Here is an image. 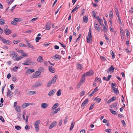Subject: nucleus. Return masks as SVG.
I'll use <instances>...</instances> for the list:
<instances>
[{
  "label": "nucleus",
  "mask_w": 133,
  "mask_h": 133,
  "mask_svg": "<svg viewBox=\"0 0 133 133\" xmlns=\"http://www.w3.org/2000/svg\"><path fill=\"white\" fill-rule=\"evenodd\" d=\"M116 97H112V98L110 99L111 100V102H112L113 101L115 100L116 99Z\"/></svg>",
  "instance_id": "obj_64"
},
{
  "label": "nucleus",
  "mask_w": 133,
  "mask_h": 133,
  "mask_svg": "<svg viewBox=\"0 0 133 133\" xmlns=\"http://www.w3.org/2000/svg\"><path fill=\"white\" fill-rule=\"evenodd\" d=\"M29 65H36V63L34 62H29Z\"/></svg>",
  "instance_id": "obj_35"
},
{
  "label": "nucleus",
  "mask_w": 133,
  "mask_h": 133,
  "mask_svg": "<svg viewBox=\"0 0 133 133\" xmlns=\"http://www.w3.org/2000/svg\"><path fill=\"white\" fill-rule=\"evenodd\" d=\"M21 54L22 55L23 57H27L28 56L27 54L26 53H25L23 51V52H22Z\"/></svg>",
  "instance_id": "obj_41"
},
{
  "label": "nucleus",
  "mask_w": 133,
  "mask_h": 133,
  "mask_svg": "<svg viewBox=\"0 0 133 133\" xmlns=\"http://www.w3.org/2000/svg\"><path fill=\"white\" fill-rule=\"evenodd\" d=\"M50 28V24L48 22L46 25L45 29L46 30H49Z\"/></svg>",
  "instance_id": "obj_28"
},
{
  "label": "nucleus",
  "mask_w": 133,
  "mask_h": 133,
  "mask_svg": "<svg viewBox=\"0 0 133 133\" xmlns=\"http://www.w3.org/2000/svg\"><path fill=\"white\" fill-rule=\"evenodd\" d=\"M42 84L41 82V81H39L36 83L32 86V88H35L40 86Z\"/></svg>",
  "instance_id": "obj_6"
},
{
  "label": "nucleus",
  "mask_w": 133,
  "mask_h": 133,
  "mask_svg": "<svg viewBox=\"0 0 133 133\" xmlns=\"http://www.w3.org/2000/svg\"><path fill=\"white\" fill-rule=\"evenodd\" d=\"M74 125H75L74 123L73 122H72L71 123V126H70V131L72 130V129H73Z\"/></svg>",
  "instance_id": "obj_37"
},
{
  "label": "nucleus",
  "mask_w": 133,
  "mask_h": 133,
  "mask_svg": "<svg viewBox=\"0 0 133 133\" xmlns=\"http://www.w3.org/2000/svg\"><path fill=\"white\" fill-rule=\"evenodd\" d=\"M40 120H38L36 121L34 123L35 130L37 132L39 130V124L40 123Z\"/></svg>",
  "instance_id": "obj_3"
},
{
  "label": "nucleus",
  "mask_w": 133,
  "mask_h": 133,
  "mask_svg": "<svg viewBox=\"0 0 133 133\" xmlns=\"http://www.w3.org/2000/svg\"><path fill=\"white\" fill-rule=\"evenodd\" d=\"M98 96L97 97H96L94 99V100L97 103H98L99 102H100V98H98Z\"/></svg>",
  "instance_id": "obj_40"
},
{
  "label": "nucleus",
  "mask_w": 133,
  "mask_h": 133,
  "mask_svg": "<svg viewBox=\"0 0 133 133\" xmlns=\"http://www.w3.org/2000/svg\"><path fill=\"white\" fill-rule=\"evenodd\" d=\"M88 99H86L82 103L81 106V107L82 108H84L85 105L88 104Z\"/></svg>",
  "instance_id": "obj_7"
},
{
  "label": "nucleus",
  "mask_w": 133,
  "mask_h": 133,
  "mask_svg": "<svg viewBox=\"0 0 133 133\" xmlns=\"http://www.w3.org/2000/svg\"><path fill=\"white\" fill-rule=\"evenodd\" d=\"M88 18L87 16L85 15L83 17V21L84 22L87 23L88 22Z\"/></svg>",
  "instance_id": "obj_22"
},
{
  "label": "nucleus",
  "mask_w": 133,
  "mask_h": 133,
  "mask_svg": "<svg viewBox=\"0 0 133 133\" xmlns=\"http://www.w3.org/2000/svg\"><path fill=\"white\" fill-rule=\"evenodd\" d=\"M106 132H108L107 133H112L111 132V130L110 129H106L105 130Z\"/></svg>",
  "instance_id": "obj_57"
},
{
  "label": "nucleus",
  "mask_w": 133,
  "mask_h": 133,
  "mask_svg": "<svg viewBox=\"0 0 133 133\" xmlns=\"http://www.w3.org/2000/svg\"><path fill=\"white\" fill-rule=\"evenodd\" d=\"M61 89H60L56 93V94L58 96H59L61 95Z\"/></svg>",
  "instance_id": "obj_44"
},
{
  "label": "nucleus",
  "mask_w": 133,
  "mask_h": 133,
  "mask_svg": "<svg viewBox=\"0 0 133 133\" xmlns=\"http://www.w3.org/2000/svg\"><path fill=\"white\" fill-rule=\"evenodd\" d=\"M20 107V106H17L15 108L16 110L18 112H19L21 111Z\"/></svg>",
  "instance_id": "obj_34"
},
{
  "label": "nucleus",
  "mask_w": 133,
  "mask_h": 133,
  "mask_svg": "<svg viewBox=\"0 0 133 133\" xmlns=\"http://www.w3.org/2000/svg\"><path fill=\"white\" fill-rule=\"evenodd\" d=\"M5 23L4 20L2 19H0V24L2 25L4 24Z\"/></svg>",
  "instance_id": "obj_39"
},
{
  "label": "nucleus",
  "mask_w": 133,
  "mask_h": 133,
  "mask_svg": "<svg viewBox=\"0 0 133 133\" xmlns=\"http://www.w3.org/2000/svg\"><path fill=\"white\" fill-rule=\"evenodd\" d=\"M11 52L10 55H11L12 58L14 60L15 58H17L18 57V54L16 52L14 51H12Z\"/></svg>",
  "instance_id": "obj_5"
},
{
  "label": "nucleus",
  "mask_w": 133,
  "mask_h": 133,
  "mask_svg": "<svg viewBox=\"0 0 133 133\" xmlns=\"http://www.w3.org/2000/svg\"><path fill=\"white\" fill-rule=\"evenodd\" d=\"M112 88L113 90V92L115 94L117 95L119 94V92L117 88L114 87H112Z\"/></svg>",
  "instance_id": "obj_11"
},
{
  "label": "nucleus",
  "mask_w": 133,
  "mask_h": 133,
  "mask_svg": "<svg viewBox=\"0 0 133 133\" xmlns=\"http://www.w3.org/2000/svg\"><path fill=\"white\" fill-rule=\"evenodd\" d=\"M80 7V6L79 5H77L74 9H73L72 10L71 13H72L73 12L75 11L77 9H78Z\"/></svg>",
  "instance_id": "obj_30"
},
{
  "label": "nucleus",
  "mask_w": 133,
  "mask_h": 133,
  "mask_svg": "<svg viewBox=\"0 0 133 133\" xmlns=\"http://www.w3.org/2000/svg\"><path fill=\"white\" fill-rule=\"evenodd\" d=\"M15 128L17 130H19L21 128V127L20 126L18 125H15Z\"/></svg>",
  "instance_id": "obj_48"
},
{
  "label": "nucleus",
  "mask_w": 133,
  "mask_h": 133,
  "mask_svg": "<svg viewBox=\"0 0 133 133\" xmlns=\"http://www.w3.org/2000/svg\"><path fill=\"white\" fill-rule=\"evenodd\" d=\"M23 57L22 55L19 56H18L17 58H15L14 59V60L15 61H18L22 59Z\"/></svg>",
  "instance_id": "obj_18"
},
{
  "label": "nucleus",
  "mask_w": 133,
  "mask_h": 133,
  "mask_svg": "<svg viewBox=\"0 0 133 133\" xmlns=\"http://www.w3.org/2000/svg\"><path fill=\"white\" fill-rule=\"evenodd\" d=\"M59 104L58 103H55L52 107V109H55L59 106Z\"/></svg>",
  "instance_id": "obj_33"
},
{
  "label": "nucleus",
  "mask_w": 133,
  "mask_h": 133,
  "mask_svg": "<svg viewBox=\"0 0 133 133\" xmlns=\"http://www.w3.org/2000/svg\"><path fill=\"white\" fill-rule=\"evenodd\" d=\"M16 51L19 53H21L23 52V51L22 50H19V49H16Z\"/></svg>",
  "instance_id": "obj_55"
},
{
  "label": "nucleus",
  "mask_w": 133,
  "mask_h": 133,
  "mask_svg": "<svg viewBox=\"0 0 133 133\" xmlns=\"http://www.w3.org/2000/svg\"><path fill=\"white\" fill-rule=\"evenodd\" d=\"M77 69L79 70H81L83 69L82 65L79 63H78L77 65Z\"/></svg>",
  "instance_id": "obj_16"
},
{
  "label": "nucleus",
  "mask_w": 133,
  "mask_h": 133,
  "mask_svg": "<svg viewBox=\"0 0 133 133\" xmlns=\"http://www.w3.org/2000/svg\"><path fill=\"white\" fill-rule=\"evenodd\" d=\"M94 104H92L91 106H90L89 109V110H91L94 107Z\"/></svg>",
  "instance_id": "obj_52"
},
{
  "label": "nucleus",
  "mask_w": 133,
  "mask_h": 133,
  "mask_svg": "<svg viewBox=\"0 0 133 133\" xmlns=\"http://www.w3.org/2000/svg\"><path fill=\"white\" fill-rule=\"evenodd\" d=\"M94 26L95 27L96 30L98 32H99V27L97 23L95 22L94 23Z\"/></svg>",
  "instance_id": "obj_9"
},
{
  "label": "nucleus",
  "mask_w": 133,
  "mask_h": 133,
  "mask_svg": "<svg viewBox=\"0 0 133 133\" xmlns=\"http://www.w3.org/2000/svg\"><path fill=\"white\" fill-rule=\"evenodd\" d=\"M53 83L51 81H50L48 83L47 85V87H50L51 85Z\"/></svg>",
  "instance_id": "obj_46"
},
{
  "label": "nucleus",
  "mask_w": 133,
  "mask_h": 133,
  "mask_svg": "<svg viewBox=\"0 0 133 133\" xmlns=\"http://www.w3.org/2000/svg\"><path fill=\"white\" fill-rule=\"evenodd\" d=\"M109 110L111 112L112 114L114 115H116L117 114V113L114 110H113L111 109H110Z\"/></svg>",
  "instance_id": "obj_32"
},
{
  "label": "nucleus",
  "mask_w": 133,
  "mask_h": 133,
  "mask_svg": "<svg viewBox=\"0 0 133 133\" xmlns=\"http://www.w3.org/2000/svg\"><path fill=\"white\" fill-rule=\"evenodd\" d=\"M19 46L20 47H26V45L23 43H20L19 44Z\"/></svg>",
  "instance_id": "obj_49"
},
{
  "label": "nucleus",
  "mask_w": 133,
  "mask_h": 133,
  "mask_svg": "<svg viewBox=\"0 0 133 133\" xmlns=\"http://www.w3.org/2000/svg\"><path fill=\"white\" fill-rule=\"evenodd\" d=\"M14 20L15 22H20L21 21V18H14Z\"/></svg>",
  "instance_id": "obj_36"
},
{
  "label": "nucleus",
  "mask_w": 133,
  "mask_h": 133,
  "mask_svg": "<svg viewBox=\"0 0 133 133\" xmlns=\"http://www.w3.org/2000/svg\"><path fill=\"white\" fill-rule=\"evenodd\" d=\"M7 96V97L10 98H11L13 96V93L9 89L8 90Z\"/></svg>",
  "instance_id": "obj_8"
},
{
  "label": "nucleus",
  "mask_w": 133,
  "mask_h": 133,
  "mask_svg": "<svg viewBox=\"0 0 133 133\" xmlns=\"http://www.w3.org/2000/svg\"><path fill=\"white\" fill-rule=\"evenodd\" d=\"M57 124V123L56 121H54L49 126V129H51L54 127H55Z\"/></svg>",
  "instance_id": "obj_10"
},
{
  "label": "nucleus",
  "mask_w": 133,
  "mask_h": 133,
  "mask_svg": "<svg viewBox=\"0 0 133 133\" xmlns=\"http://www.w3.org/2000/svg\"><path fill=\"white\" fill-rule=\"evenodd\" d=\"M114 68L113 65H111L110 67L108 69V70L107 72L108 73H109V71H112V72H114Z\"/></svg>",
  "instance_id": "obj_15"
},
{
  "label": "nucleus",
  "mask_w": 133,
  "mask_h": 133,
  "mask_svg": "<svg viewBox=\"0 0 133 133\" xmlns=\"http://www.w3.org/2000/svg\"><path fill=\"white\" fill-rule=\"evenodd\" d=\"M20 68V67H19V66H17L13 67L12 69V70L15 72H17V70L18 69Z\"/></svg>",
  "instance_id": "obj_26"
},
{
  "label": "nucleus",
  "mask_w": 133,
  "mask_h": 133,
  "mask_svg": "<svg viewBox=\"0 0 133 133\" xmlns=\"http://www.w3.org/2000/svg\"><path fill=\"white\" fill-rule=\"evenodd\" d=\"M41 38L40 37L38 36L35 39L36 41L37 42H38L39 41V39H41Z\"/></svg>",
  "instance_id": "obj_53"
},
{
  "label": "nucleus",
  "mask_w": 133,
  "mask_h": 133,
  "mask_svg": "<svg viewBox=\"0 0 133 133\" xmlns=\"http://www.w3.org/2000/svg\"><path fill=\"white\" fill-rule=\"evenodd\" d=\"M33 105V103H25L23 104L22 106L23 108H25L28 105Z\"/></svg>",
  "instance_id": "obj_13"
},
{
  "label": "nucleus",
  "mask_w": 133,
  "mask_h": 133,
  "mask_svg": "<svg viewBox=\"0 0 133 133\" xmlns=\"http://www.w3.org/2000/svg\"><path fill=\"white\" fill-rule=\"evenodd\" d=\"M26 43L28 46V47L32 49H34L33 46L29 42L28 40H26Z\"/></svg>",
  "instance_id": "obj_20"
},
{
  "label": "nucleus",
  "mask_w": 133,
  "mask_h": 133,
  "mask_svg": "<svg viewBox=\"0 0 133 133\" xmlns=\"http://www.w3.org/2000/svg\"><path fill=\"white\" fill-rule=\"evenodd\" d=\"M5 33L7 35L10 34L11 33V31L10 29H5L4 30Z\"/></svg>",
  "instance_id": "obj_17"
},
{
  "label": "nucleus",
  "mask_w": 133,
  "mask_h": 133,
  "mask_svg": "<svg viewBox=\"0 0 133 133\" xmlns=\"http://www.w3.org/2000/svg\"><path fill=\"white\" fill-rule=\"evenodd\" d=\"M48 106V104L45 103H42L41 104V107L43 109L46 108Z\"/></svg>",
  "instance_id": "obj_12"
},
{
  "label": "nucleus",
  "mask_w": 133,
  "mask_h": 133,
  "mask_svg": "<svg viewBox=\"0 0 133 133\" xmlns=\"http://www.w3.org/2000/svg\"><path fill=\"white\" fill-rule=\"evenodd\" d=\"M25 112L23 111V118L24 120L25 119Z\"/></svg>",
  "instance_id": "obj_58"
},
{
  "label": "nucleus",
  "mask_w": 133,
  "mask_h": 133,
  "mask_svg": "<svg viewBox=\"0 0 133 133\" xmlns=\"http://www.w3.org/2000/svg\"><path fill=\"white\" fill-rule=\"evenodd\" d=\"M30 114H27L26 116V119H25V121L26 123H27L28 122V119L29 118V115Z\"/></svg>",
  "instance_id": "obj_45"
},
{
  "label": "nucleus",
  "mask_w": 133,
  "mask_h": 133,
  "mask_svg": "<svg viewBox=\"0 0 133 133\" xmlns=\"http://www.w3.org/2000/svg\"><path fill=\"white\" fill-rule=\"evenodd\" d=\"M20 42V41H15L14 40L13 41V43L14 44H16L18 43H19Z\"/></svg>",
  "instance_id": "obj_61"
},
{
  "label": "nucleus",
  "mask_w": 133,
  "mask_h": 133,
  "mask_svg": "<svg viewBox=\"0 0 133 133\" xmlns=\"http://www.w3.org/2000/svg\"><path fill=\"white\" fill-rule=\"evenodd\" d=\"M109 16L110 18L112 17L113 16V12L112 11H111L109 14Z\"/></svg>",
  "instance_id": "obj_50"
},
{
  "label": "nucleus",
  "mask_w": 133,
  "mask_h": 133,
  "mask_svg": "<svg viewBox=\"0 0 133 133\" xmlns=\"http://www.w3.org/2000/svg\"><path fill=\"white\" fill-rule=\"evenodd\" d=\"M110 54L112 56V58L114 59L115 58L114 54L112 50L110 51Z\"/></svg>",
  "instance_id": "obj_38"
},
{
  "label": "nucleus",
  "mask_w": 133,
  "mask_h": 133,
  "mask_svg": "<svg viewBox=\"0 0 133 133\" xmlns=\"http://www.w3.org/2000/svg\"><path fill=\"white\" fill-rule=\"evenodd\" d=\"M11 43V42L10 41L7 40V41L5 44H6L10 45Z\"/></svg>",
  "instance_id": "obj_60"
},
{
  "label": "nucleus",
  "mask_w": 133,
  "mask_h": 133,
  "mask_svg": "<svg viewBox=\"0 0 133 133\" xmlns=\"http://www.w3.org/2000/svg\"><path fill=\"white\" fill-rule=\"evenodd\" d=\"M94 73V72L92 70H90L89 71L85 73L84 74L82 75L84 78L86 76H91Z\"/></svg>",
  "instance_id": "obj_2"
},
{
  "label": "nucleus",
  "mask_w": 133,
  "mask_h": 133,
  "mask_svg": "<svg viewBox=\"0 0 133 133\" xmlns=\"http://www.w3.org/2000/svg\"><path fill=\"white\" fill-rule=\"evenodd\" d=\"M120 29V33L121 34V37L122 39V38L124 36V32L123 29L122 28H121Z\"/></svg>",
  "instance_id": "obj_29"
},
{
  "label": "nucleus",
  "mask_w": 133,
  "mask_h": 133,
  "mask_svg": "<svg viewBox=\"0 0 133 133\" xmlns=\"http://www.w3.org/2000/svg\"><path fill=\"white\" fill-rule=\"evenodd\" d=\"M56 91V89H54L51 91L48 94V95L49 96H51L52 95H53L54 93Z\"/></svg>",
  "instance_id": "obj_19"
},
{
  "label": "nucleus",
  "mask_w": 133,
  "mask_h": 133,
  "mask_svg": "<svg viewBox=\"0 0 133 133\" xmlns=\"http://www.w3.org/2000/svg\"><path fill=\"white\" fill-rule=\"evenodd\" d=\"M125 32H126V34L127 36V37H128L129 36L130 34V33H129V31H128V30L127 29H126L125 30Z\"/></svg>",
  "instance_id": "obj_47"
},
{
  "label": "nucleus",
  "mask_w": 133,
  "mask_h": 133,
  "mask_svg": "<svg viewBox=\"0 0 133 133\" xmlns=\"http://www.w3.org/2000/svg\"><path fill=\"white\" fill-rule=\"evenodd\" d=\"M104 30V32L105 34H107L108 32V29L107 28L106 26H104L103 28Z\"/></svg>",
  "instance_id": "obj_31"
},
{
  "label": "nucleus",
  "mask_w": 133,
  "mask_h": 133,
  "mask_svg": "<svg viewBox=\"0 0 133 133\" xmlns=\"http://www.w3.org/2000/svg\"><path fill=\"white\" fill-rule=\"evenodd\" d=\"M92 38L91 32V27H90L89 28V32L88 34V37H87V43H89L90 41H91Z\"/></svg>",
  "instance_id": "obj_1"
},
{
  "label": "nucleus",
  "mask_w": 133,
  "mask_h": 133,
  "mask_svg": "<svg viewBox=\"0 0 133 133\" xmlns=\"http://www.w3.org/2000/svg\"><path fill=\"white\" fill-rule=\"evenodd\" d=\"M36 94V92L35 91H29L28 93L29 94L34 95Z\"/></svg>",
  "instance_id": "obj_43"
},
{
  "label": "nucleus",
  "mask_w": 133,
  "mask_h": 133,
  "mask_svg": "<svg viewBox=\"0 0 133 133\" xmlns=\"http://www.w3.org/2000/svg\"><path fill=\"white\" fill-rule=\"evenodd\" d=\"M100 58L102 61H105L106 60V58L105 57H100Z\"/></svg>",
  "instance_id": "obj_56"
},
{
  "label": "nucleus",
  "mask_w": 133,
  "mask_h": 133,
  "mask_svg": "<svg viewBox=\"0 0 133 133\" xmlns=\"http://www.w3.org/2000/svg\"><path fill=\"white\" fill-rule=\"evenodd\" d=\"M44 69L43 68L40 67L38 69V71H39L41 72H43L44 71Z\"/></svg>",
  "instance_id": "obj_54"
},
{
  "label": "nucleus",
  "mask_w": 133,
  "mask_h": 133,
  "mask_svg": "<svg viewBox=\"0 0 133 133\" xmlns=\"http://www.w3.org/2000/svg\"><path fill=\"white\" fill-rule=\"evenodd\" d=\"M37 61L41 63L43 61V58L41 56H39L37 59Z\"/></svg>",
  "instance_id": "obj_23"
},
{
  "label": "nucleus",
  "mask_w": 133,
  "mask_h": 133,
  "mask_svg": "<svg viewBox=\"0 0 133 133\" xmlns=\"http://www.w3.org/2000/svg\"><path fill=\"white\" fill-rule=\"evenodd\" d=\"M85 78H84L83 76H82V78L81 80L80 81L79 83H78L79 85L81 86L82 84L83 83L84 81L85 80Z\"/></svg>",
  "instance_id": "obj_27"
},
{
  "label": "nucleus",
  "mask_w": 133,
  "mask_h": 133,
  "mask_svg": "<svg viewBox=\"0 0 133 133\" xmlns=\"http://www.w3.org/2000/svg\"><path fill=\"white\" fill-rule=\"evenodd\" d=\"M38 18V17L33 18L31 20V22H32L34 21L37 20Z\"/></svg>",
  "instance_id": "obj_63"
},
{
  "label": "nucleus",
  "mask_w": 133,
  "mask_h": 133,
  "mask_svg": "<svg viewBox=\"0 0 133 133\" xmlns=\"http://www.w3.org/2000/svg\"><path fill=\"white\" fill-rule=\"evenodd\" d=\"M0 120L3 122H4L5 121V120L1 116H0Z\"/></svg>",
  "instance_id": "obj_62"
},
{
  "label": "nucleus",
  "mask_w": 133,
  "mask_h": 133,
  "mask_svg": "<svg viewBox=\"0 0 133 133\" xmlns=\"http://www.w3.org/2000/svg\"><path fill=\"white\" fill-rule=\"evenodd\" d=\"M117 106V104L116 103H115L111 105V108H115Z\"/></svg>",
  "instance_id": "obj_42"
},
{
  "label": "nucleus",
  "mask_w": 133,
  "mask_h": 133,
  "mask_svg": "<svg viewBox=\"0 0 133 133\" xmlns=\"http://www.w3.org/2000/svg\"><path fill=\"white\" fill-rule=\"evenodd\" d=\"M41 74V72L37 71L35 72L33 74V78H35L38 77Z\"/></svg>",
  "instance_id": "obj_4"
},
{
  "label": "nucleus",
  "mask_w": 133,
  "mask_h": 133,
  "mask_svg": "<svg viewBox=\"0 0 133 133\" xmlns=\"http://www.w3.org/2000/svg\"><path fill=\"white\" fill-rule=\"evenodd\" d=\"M11 24L12 25H15L17 24V23H16V22L14 20L13 21L11 22Z\"/></svg>",
  "instance_id": "obj_51"
},
{
  "label": "nucleus",
  "mask_w": 133,
  "mask_h": 133,
  "mask_svg": "<svg viewBox=\"0 0 133 133\" xmlns=\"http://www.w3.org/2000/svg\"><path fill=\"white\" fill-rule=\"evenodd\" d=\"M57 76L55 75L53 77L52 80L51 81L53 83H55L56 82V80L57 79Z\"/></svg>",
  "instance_id": "obj_24"
},
{
  "label": "nucleus",
  "mask_w": 133,
  "mask_h": 133,
  "mask_svg": "<svg viewBox=\"0 0 133 133\" xmlns=\"http://www.w3.org/2000/svg\"><path fill=\"white\" fill-rule=\"evenodd\" d=\"M118 20L119 21V24H121V25H122V21H121V18L120 17L118 16Z\"/></svg>",
  "instance_id": "obj_59"
},
{
  "label": "nucleus",
  "mask_w": 133,
  "mask_h": 133,
  "mask_svg": "<svg viewBox=\"0 0 133 133\" xmlns=\"http://www.w3.org/2000/svg\"><path fill=\"white\" fill-rule=\"evenodd\" d=\"M54 57L55 58H54L55 59H60L61 58V56L60 55H59L57 54H56L54 56L52 57L54 58Z\"/></svg>",
  "instance_id": "obj_25"
},
{
  "label": "nucleus",
  "mask_w": 133,
  "mask_h": 133,
  "mask_svg": "<svg viewBox=\"0 0 133 133\" xmlns=\"http://www.w3.org/2000/svg\"><path fill=\"white\" fill-rule=\"evenodd\" d=\"M34 71L35 70L34 69H31L28 70L26 71V73L28 74H30Z\"/></svg>",
  "instance_id": "obj_21"
},
{
  "label": "nucleus",
  "mask_w": 133,
  "mask_h": 133,
  "mask_svg": "<svg viewBox=\"0 0 133 133\" xmlns=\"http://www.w3.org/2000/svg\"><path fill=\"white\" fill-rule=\"evenodd\" d=\"M49 70L50 71L51 73H54L55 72L54 68L52 66H49Z\"/></svg>",
  "instance_id": "obj_14"
}]
</instances>
